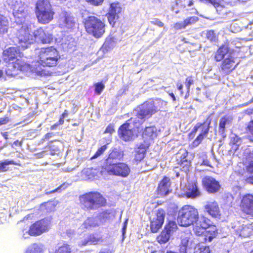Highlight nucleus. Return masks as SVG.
<instances>
[{"label":"nucleus","mask_w":253,"mask_h":253,"mask_svg":"<svg viewBox=\"0 0 253 253\" xmlns=\"http://www.w3.org/2000/svg\"><path fill=\"white\" fill-rule=\"evenodd\" d=\"M9 165H18L13 160H5L0 162V172H5L8 170L7 166Z\"/></svg>","instance_id":"nucleus-35"},{"label":"nucleus","mask_w":253,"mask_h":253,"mask_svg":"<svg viewBox=\"0 0 253 253\" xmlns=\"http://www.w3.org/2000/svg\"><path fill=\"white\" fill-rule=\"evenodd\" d=\"M157 107L152 99L149 100L138 106L134 111L136 118H131L129 121L134 126L138 127L146 119L151 117L156 112Z\"/></svg>","instance_id":"nucleus-4"},{"label":"nucleus","mask_w":253,"mask_h":253,"mask_svg":"<svg viewBox=\"0 0 253 253\" xmlns=\"http://www.w3.org/2000/svg\"><path fill=\"white\" fill-rule=\"evenodd\" d=\"M122 9L120 3L114 2L110 4L108 12H110V13L119 15V14L122 11Z\"/></svg>","instance_id":"nucleus-33"},{"label":"nucleus","mask_w":253,"mask_h":253,"mask_svg":"<svg viewBox=\"0 0 253 253\" xmlns=\"http://www.w3.org/2000/svg\"><path fill=\"white\" fill-rule=\"evenodd\" d=\"M157 129L154 126L146 127L142 133L144 140H148L150 143L157 136Z\"/></svg>","instance_id":"nucleus-26"},{"label":"nucleus","mask_w":253,"mask_h":253,"mask_svg":"<svg viewBox=\"0 0 253 253\" xmlns=\"http://www.w3.org/2000/svg\"><path fill=\"white\" fill-rule=\"evenodd\" d=\"M199 218L197 209L193 206L185 205L178 211L177 221L180 226L188 227L193 225Z\"/></svg>","instance_id":"nucleus-7"},{"label":"nucleus","mask_w":253,"mask_h":253,"mask_svg":"<svg viewBox=\"0 0 253 253\" xmlns=\"http://www.w3.org/2000/svg\"><path fill=\"white\" fill-rule=\"evenodd\" d=\"M100 238L96 237L94 235H90L87 239H85L82 242V245L85 246L87 244H97L100 241Z\"/></svg>","instance_id":"nucleus-34"},{"label":"nucleus","mask_w":253,"mask_h":253,"mask_svg":"<svg viewBox=\"0 0 253 253\" xmlns=\"http://www.w3.org/2000/svg\"><path fill=\"white\" fill-rule=\"evenodd\" d=\"M4 5L5 7L7 5L13 9V16L17 24L31 21L29 14L30 8L25 0H6Z\"/></svg>","instance_id":"nucleus-3"},{"label":"nucleus","mask_w":253,"mask_h":253,"mask_svg":"<svg viewBox=\"0 0 253 253\" xmlns=\"http://www.w3.org/2000/svg\"><path fill=\"white\" fill-rule=\"evenodd\" d=\"M202 181L204 187L210 193H216L220 188V185L218 181L211 176H206L204 177Z\"/></svg>","instance_id":"nucleus-15"},{"label":"nucleus","mask_w":253,"mask_h":253,"mask_svg":"<svg viewBox=\"0 0 253 253\" xmlns=\"http://www.w3.org/2000/svg\"><path fill=\"white\" fill-rule=\"evenodd\" d=\"M211 119L210 118V117H208L205 122L203 124H197L196 125L194 126L192 132L196 133L198 129L200 128L201 129L200 134L204 135H207L209 130L210 125L211 124Z\"/></svg>","instance_id":"nucleus-25"},{"label":"nucleus","mask_w":253,"mask_h":253,"mask_svg":"<svg viewBox=\"0 0 253 253\" xmlns=\"http://www.w3.org/2000/svg\"><path fill=\"white\" fill-rule=\"evenodd\" d=\"M198 20V18L196 16H191L186 18L184 20V24L185 26L193 24Z\"/></svg>","instance_id":"nucleus-43"},{"label":"nucleus","mask_w":253,"mask_h":253,"mask_svg":"<svg viewBox=\"0 0 253 253\" xmlns=\"http://www.w3.org/2000/svg\"><path fill=\"white\" fill-rule=\"evenodd\" d=\"M94 87L95 93L99 95L104 89L105 85L101 82H98L94 84Z\"/></svg>","instance_id":"nucleus-44"},{"label":"nucleus","mask_w":253,"mask_h":253,"mask_svg":"<svg viewBox=\"0 0 253 253\" xmlns=\"http://www.w3.org/2000/svg\"><path fill=\"white\" fill-rule=\"evenodd\" d=\"M109 174L120 176L122 177L127 176L130 172L128 166L124 163H118L105 169Z\"/></svg>","instance_id":"nucleus-13"},{"label":"nucleus","mask_w":253,"mask_h":253,"mask_svg":"<svg viewBox=\"0 0 253 253\" xmlns=\"http://www.w3.org/2000/svg\"><path fill=\"white\" fill-rule=\"evenodd\" d=\"M50 224V221L44 218L33 224L30 227L28 233L26 232L27 235L38 236L47 231Z\"/></svg>","instance_id":"nucleus-10"},{"label":"nucleus","mask_w":253,"mask_h":253,"mask_svg":"<svg viewBox=\"0 0 253 253\" xmlns=\"http://www.w3.org/2000/svg\"><path fill=\"white\" fill-rule=\"evenodd\" d=\"M9 121L8 117H4L0 118V126L5 125L8 123Z\"/></svg>","instance_id":"nucleus-57"},{"label":"nucleus","mask_w":253,"mask_h":253,"mask_svg":"<svg viewBox=\"0 0 253 253\" xmlns=\"http://www.w3.org/2000/svg\"><path fill=\"white\" fill-rule=\"evenodd\" d=\"M99 225L98 217H88L81 226L82 230H90L98 226Z\"/></svg>","instance_id":"nucleus-24"},{"label":"nucleus","mask_w":253,"mask_h":253,"mask_svg":"<svg viewBox=\"0 0 253 253\" xmlns=\"http://www.w3.org/2000/svg\"><path fill=\"white\" fill-rule=\"evenodd\" d=\"M197 223L200 224L201 226L207 229L210 226L211 221L208 218L205 217H201L200 218H199Z\"/></svg>","instance_id":"nucleus-40"},{"label":"nucleus","mask_w":253,"mask_h":253,"mask_svg":"<svg viewBox=\"0 0 253 253\" xmlns=\"http://www.w3.org/2000/svg\"><path fill=\"white\" fill-rule=\"evenodd\" d=\"M187 191V195L190 198H196L200 195V192L198 189L195 183L190 184Z\"/></svg>","instance_id":"nucleus-27"},{"label":"nucleus","mask_w":253,"mask_h":253,"mask_svg":"<svg viewBox=\"0 0 253 253\" xmlns=\"http://www.w3.org/2000/svg\"><path fill=\"white\" fill-rule=\"evenodd\" d=\"M235 231L237 235L243 237H249L253 235V223L239 225Z\"/></svg>","instance_id":"nucleus-22"},{"label":"nucleus","mask_w":253,"mask_h":253,"mask_svg":"<svg viewBox=\"0 0 253 253\" xmlns=\"http://www.w3.org/2000/svg\"><path fill=\"white\" fill-rule=\"evenodd\" d=\"M71 249L68 244H64L56 250L55 253H71Z\"/></svg>","instance_id":"nucleus-39"},{"label":"nucleus","mask_w":253,"mask_h":253,"mask_svg":"<svg viewBox=\"0 0 253 253\" xmlns=\"http://www.w3.org/2000/svg\"><path fill=\"white\" fill-rule=\"evenodd\" d=\"M228 52L227 47L222 46L215 52L214 59L216 61H220L222 60L224 56Z\"/></svg>","instance_id":"nucleus-28"},{"label":"nucleus","mask_w":253,"mask_h":253,"mask_svg":"<svg viewBox=\"0 0 253 253\" xmlns=\"http://www.w3.org/2000/svg\"><path fill=\"white\" fill-rule=\"evenodd\" d=\"M166 213L164 210H159V226L163 224Z\"/></svg>","instance_id":"nucleus-50"},{"label":"nucleus","mask_w":253,"mask_h":253,"mask_svg":"<svg viewBox=\"0 0 253 253\" xmlns=\"http://www.w3.org/2000/svg\"><path fill=\"white\" fill-rule=\"evenodd\" d=\"M191 234L190 233H184L181 236V245L184 248L182 250H185L188 245Z\"/></svg>","instance_id":"nucleus-36"},{"label":"nucleus","mask_w":253,"mask_h":253,"mask_svg":"<svg viewBox=\"0 0 253 253\" xmlns=\"http://www.w3.org/2000/svg\"><path fill=\"white\" fill-rule=\"evenodd\" d=\"M124 156V152L121 150L117 148H111L109 152L108 156L105 159L103 165L104 169L111 167L121 161Z\"/></svg>","instance_id":"nucleus-12"},{"label":"nucleus","mask_w":253,"mask_h":253,"mask_svg":"<svg viewBox=\"0 0 253 253\" xmlns=\"http://www.w3.org/2000/svg\"><path fill=\"white\" fill-rule=\"evenodd\" d=\"M25 253H43V247L40 244H33L27 248Z\"/></svg>","instance_id":"nucleus-29"},{"label":"nucleus","mask_w":253,"mask_h":253,"mask_svg":"<svg viewBox=\"0 0 253 253\" xmlns=\"http://www.w3.org/2000/svg\"><path fill=\"white\" fill-rule=\"evenodd\" d=\"M21 24L22 26L16 34L17 39L20 46L23 49H26L35 42L33 34L35 26L31 21H28Z\"/></svg>","instance_id":"nucleus-6"},{"label":"nucleus","mask_w":253,"mask_h":253,"mask_svg":"<svg viewBox=\"0 0 253 253\" xmlns=\"http://www.w3.org/2000/svg\"><path fill=\"white\" fill-rule=\"evenodd\" d=\"M248 170L251 172H253V161L250 162L248 167Z\"/></svg>","instance_id":"nucleus-60"},{"label":"nucleus","mask_w":253,"mask_h":253,"mask_svg":"<svg viewBox=\"0 0 253 253\" xmlns=\"http://www.w3.org/2000/svg\"><path fill=\"white\" fill-rule=\"evenodd\" d=\"M107 17L109 23L113 26L115 23L116 20L119 18V15L111 14L108 12L107 13Z\"/></svg>","instance_id":"nucleus-45"},{"label":"nucleus","mask_w":253,"mask_h":253,"mask_svg":"<svg viewBox=\"0 0 253 253\" xmlns=\"http://www.w3.org/2000/svg\"><path fill=\"white\" fill-rule=\"evenodd\" d=\"M13 145H15V146H21L22 145V142H20L19 141V140H15L13 143Z\"/></svg>","instance_id":"nucleus-62"},{"label":"nucleus","mask_w":253,"mask_h":253,"mask_svg":"<svg viewBox=\"0 0 253 253\" xmlns=\"http://www.w3.org/2000/svg\"><path fill=\"white\" fill-rule=\"evenodd\" d=\"M205 135L201 134L200 133V134L197 137V138L195 139V140L193 142L192 145L193 147H195L198 146L202 142L204 138V136Z\"/></svg>","instance_id":"nucleus-46"},{"label":"nucleus","mask_w":253,"mask_h":253,"mask_svg":"<svg viewBox=\"0 0 253 253\" xmlns=\"http://www.w3.org/2000/svg\"><path fill=\"white\" fill-rule=\"evenodd\" d=\"M45 151H49V154L52 156L58 155L60 153L59 146L52 143H49L45 147Z\"/></svg>","instance_id":"nucleus-30"},{"label":"nucleus","mask_w":253,"mask_h":253,"mask_svg":"<svg viewBox=\"0 0 253 253\" xmlns=\"http://www.w3.org/2000/svg\"><path fill=\"white\" fill-rule=\"evenodd\" d=\"M194 253H211L209 247L202 246L197 248Z\"/></svg>","instance_id":"nucleus-47"},{"label":"nucleus","mask_w":253,"mask_h":253,"mask_svg":"<svg viewBox=\"0 0 253 253\" xmlns=\"http://www.w3.org/2000/svg\"><path fill=\"white\" fill-rule=\"evenodd\" d=\"M236 65L233 57L228 55L222 62L221 66V71L224 74H228L235 68Z\"/></svg>","instance_id":"nucleus-21"},{"label":"nucleus","mask_w":253,"mask_h":253,"mask_svg":"<svg viewBox=\"0 0 253 253\" xmlns=\"http://www.w3.org/2000/svg\"><path fill=\"white\" fill-rule=\"evenodd\" d=\"M215 7L216 8L217 11H221V9L222 8V6L220 4L218 3L216 4V5H215Z\"/></svg>","instance_id":"nucleus-64"},{"label":"nucleus","mask_w":253,"mask_h":253,"mask_svg":"<svg viewBox=\"0 0 253 253\" xmlns=\"http://www.w3.org/2000/svg\"><path fill=\"white\" fill-rule=\"evenodd\" d=\"M54 13L51 9V6L47 0H39L37 1L36 14L40 23L42 24L49 23L53 19Z\"/></svg>","instance_id":"nucleus-8"},{"label":"nucleus","mask_w":253,"mask_h":253,"mask_svg":"<svg viewBox=\"0 0 253 253\" xmlns=\"http://www.w3.org/2000/svg\"><path fill=\"white\" fill-rule=\"evenodd\" d=\"M202 165H205L207 166H210V163L209 161L208 160H204L203 161L202 163L201 164Z\"/></svg>","instance_id":"nucleus-61"},{"label":"nucleus","mask_w":253,"mask_h":253,"mask_svg":"<svg viewBox=\"0 0 253 253\" xmlns=\"http://www.w3.org/2000/svg\"><path fill=\"white\" fill-rule=\"evenodd\" d=\"M156 218H154L151 221L150 228L153 233H157L158 231V212L156 213Z\"/></svg>","instance_id":"nucleus-38"},{"label":"nucleus","mask_w":253,"mask_h":253,"mask_svg":"<svg viewBox=\"0 0 253 253\" xmlns=\"http://www.w3.org/2000/svg\"><path fill=\"white\" fill-rule=\"evenodd\" d=\"M20 54L18 47H10L3 51V59L8 62V65L5 70V74L10 77H14L18 74V71H25L29 69V65L20 61L18 56Z\"/></svg>","instance_id":"nucleus-2"},{"label":"nucleus","mask_w":253,"mask_h":253,"mask_svg":"<svg viewBox=\"0 0 253 253\" xmlns=\"http://www.w3.org/2000/svg\"><path fill=\"white\" fill-rule=\"evenodd\" d=\"M205 211L213 217H217L220 215V211L218 203L214 200L206 202L204 205Z\"/></svg>","instance_id":"nucleus-19"},{"label":"nucleus","mask_w":253,"mask_h":253,"mask_svg":"<svg viewBox=\"0 0 253 253\" xmlns=\"http://www.w3.org/2000/svg\"><path fill=\"white\" fill-rule=\"evenodd\" d=\"M247 130L248 133L253 136V121H251L249 123L248 125Z\"/></svg>","instance_id":"nucleus-55"},{"label":"nucleus","mask_w":253,"mask_h":253,"mask_svg":"<svg viewBox=\"0 0 253 253\" xmlns=\"http://www.w3.org/2000/svg\"><path fill=\"white\" fill-rule=\"evenodd\" d=\"M232 118L230 117H222L220 120L219 127L220 131L224 132L226 126H229L232 122Z\"/></svg>","instance_id":"nucleus-31"},{"label":"nucleus","mask_w":253,"mask_h":253,"mask_svg":"<svg viewBox=\"0 0 253 253\" xmlns=\"http://www.w3.org/2000/svg\"><path fill=\"white\" fill-rule=\"evenodd\" d=\"M68 186H69L68 183H64L62 184H61L60 186H59L57 188H56L52 191H46V194H49L55 193V192H60L61 191L66 189L68 187Z\"/></svg>","instance_id":"nucleus-41"},{"label":"nucleus","mask_w":253,"mask_h":253,"mask_svg":"<svg viewBox=\"0 0 253 253\" xmlns=\"http://www.w3.org/2000/svg\"><path fill=\"white\" fill-rule=\"evenodd\" d=\"M186 27L185 25L184 24V21L178 22L174 25V28L176 30H180L184 29Z\"/></svg>","instance_id":"nucleus-53"},{"label":"nucleus","mask_w":253,"mask_h":253,"mask_svg":"<svg viewBox=\"0 0 253 253\" xmlns=\"http://www.w3.org/2000/svg\"><path fill=\"white\" fill-rule=\"evenodd\" d=\"M150 146V142L148 140H144L142 142H140L136 145L134 148V161L138 163L141 161L144 158L146 151Z\"/></svg>","instance_id":"nucleus-14"},{"label":"nucleus","mask_w":253,"mask_h":253,"mask_svg":"<svg viewBox=\"0 0 253 253\" xmlns=\"http://www.w3.org/2000/svg\"><path fill=\"white\" fill-rule=\"evenodd\" d=\"M194 84V80L192 77H188L186 79L185 85L187 88V92L189 91L191 85Z\"/></svg>","instance_id":"nucleus-48"},{"label":"nucleus","mask_w":253,"mask_h":253,"mask_svg":"<svg viewBox=\"0 0 253 253\" xmlns=\"http://www.w3.org/2000/svg\"><path fill=\"white\" fill-rule=\"evenodd\" d=\"M170 186V179L168 177H164L159 183V198L164 197L171 192Z\"/></svg>","instance_id":"nucleus-23"},{"label":"nucleus","mask_w":253,"mask_h":253,"mask_svg":"<svg viewBox=\"0 0 253 253\" xmlns=\"http://www.w3.org/2000/svg\"><path fill=\"white\" fill-rule=\"evenodd\" d=\"M110 213L108 212V211H104L103 212L100 213L99 214V219H100L101 221H105V219H108L109 217Z\"/></svg>","instance_id":"nucleus-49"},{"label":"nucleus","mask_w":253,"mask_h":253,"mask_svg":"<svg viewBox=\"0 0 253 253\" xmlns=\"http://www.w3.org/2000/svg\"><path fill=\"white\" fill-rule=\"evenodd\" d=\"M107 149V145L102 146L99 148L94 155L91 158V159H94L102 155Z\"/></svg>","instance_id":"nucleus-42"},{"label":"nucleus","mask_w":253,"mask_h":253,"mask_svg":"<svg viewBox=\"0 0 253 253\" xmlns=\"http://www.w3.org/2000/svg\"><path fill=\"white\" fill-rule=\"evenodd\" d=\"M84 26L88 33L97 38L101 37L105 33V24L94 16H89L85 19Z\"/></svg>","instance_id":"nucleus-9"},{"label":"nucleus","mask_w":253,"mask_h":253,"mask_svg":"<svg viewBox=\"0 0 253 253\" xmlns=\"http://www.w3.org/2000/svg\"><path fill=\"white\" fill-rule=\"evenodd\" d=\"M177 229V225L174 221H169L167 224L165 229L161 232L160 235V240L159 243H165L167 242L170 238L171 234Z\"/></svg>","instance_id":"nucleus-16"},{"label":"nucleus","mask_w":253,"mask_h":253,"mask_svg":"<svg viewBox=\"0 0 253 253\" xmlns=\"http://www.w3.org/2000/svg\"><path fill=\"white\" fill-rule=\"evenodd\" d=\"M194 224H195V226L193 229V230L196 235L200 236L204 234L205 232H207L206 229L202 226H201L200 224L197 223V221L195 222ZM207 232H211V230H209L207 231Z\"/></svg>","instance_id":"nucleus-37"},{"label":"nucleus","mask_w":253,"mask_h":253,"mask_svg":"<svg viewBox=\"0 0 253 253\" xmlns=\"http://www.w3.org/2000/svg\"><path fill=\"white\" fill-rule=\"evenodd\" d=\"M60 58L59 52L53 46L42 48L38 53V59L32 70L38 75L42 76L43 74L42 67H53L57 65Z\"/></svg>","instance_id":"nucleus-1"},{"label":"nucleus","mask_w":253,"mask_h":253,"mask_svg":"<svg viewBox=\"0 0 253 253\" xmlns=\"http://www.w3.org/2000/svg\"><path fill=\"white\" fill-rule=\"evenodd\" d=\"M241 206L244 212L253 215V195L247 194L243 196Z\"/></svg>","instance_id":"nucleus-18"},{"label":"nucleus","mask_w":253,"mask_h":253,"mask_svg":"<svg viewBox=\"0 0 253 253\" xmlns=\"http://www.w3.org/2000/svg\"><path fill=\"white\" fill-rule=\"evenodd\" d=\"M1 135L5 139L7 140L8 139V134L7 132H1Z\"/></svg>","instance_id":"nucleus-63"},{"label":"nucleus","mask_w":253,"mask_h":253,"mask_svg":"<svg viewBox=\"0 0 253 253\" xmlns=\"http://www.w3.org/2000/svg\"><path fill=\"white\" fill-rule=\"evenodd\" d=\"M76 18L70 11H64L60 14L59 25L61 28L71 30L75 28Z\"/></svg>","instance_id":"nucleus-11"},{"label":"nucleus","mask_w":253,"mask_h":253,"mask_svg":"<svg viewBox=\"0 0 253 253\" xmlns=\"http://www.w3.org/2000/svg\"><path fill=\"white\" fill-rule=\"evenodd\" d=\"M127 221L126 220L124 222V225L122 229L123 240L125 238V235L126 233V227H127Z\"/></svg>","instance_id":"nucleus-54"},{"label":"nucleus","mask_w":253,"mask_h":253,"mask_svg":"<svg viewBox=\"0 0 253 253\" xmlns=\"http://www.w3.org/2000/svg\"><path fill=\"white\" fill-rule=\"evenodd\" d=\"M55 135V133L53 132L47 133L43 137L42 140H48L50 138L52 137Z\"/></svg>","instance_id":"nucleus-58"},{"label":"nucleus","mask_w":253,"mask_h":253,"mask_svg":"<svg viewBox=\"0 0 253 253\" xmlns=\"http://www.w3.org/2000/svg\"><path fill=\"white\" fill-rule=\"evenodd\" d=\"M33 34L35 37V41L37 40L38 42H41L42 43H50L53 39L52 35L42 28L37 30L34 29Z\"/></svg>","instance_id":"nucleus-17"},{"label":"nucleus","mask_w":253,"mask_h":253,"mask_svg":"<svg viewBox=\"0 0 253 253\" xmlns=\"http://www.w3.org/2000/svg\"><path fill=\"white\" fill-rule=\"evenodd\" d=\"M81 207L85 210H96L104 206L106 200L97 192H90L80 196Z\"/></svg>","instance_id":"nucleus-5"},{"label":"nucleus","mask_w":253,"mask_h":253,"mask_svg":"<svg viewBox=\"0 0 253 253\" xmlns=\"http://www.w3.org/2000/svg\"><path fill=\"white\" fill-rule=\"evenodd\" d=\"M114 131V129L113 128V126H112L111 125H109L106 127L105 131V133H109L111 134Z\"/></svg>","instance_id":"nucleus-59"},{"label":"nucleus","mask_w":253,"mask_h":253,"mask_svg":"<svg viewBox=\"0 0 253 253\" xmlns=\"http://www.w3.org/2000/svg\"><path fill=\"white\" fill-rule=\"evenodd\" d=\"M88 2H90L91 4L94 5H100L103 0H86Z\"/></svg>","instance_id":"nucleus-56"},{"label":"nucleus","mask_w":253,"mask_h":253,"mask_svg":"<svg viewBox=\"0 0 253 253\" xmlns=\"http://www.w3.org/2000/svg\"><path fill=\"white\" fill-rule=\"evenodd\" d=\"M119 135L124 141H127L131 140L133 136V131L127 123L122 125L118 131Z\"/></svg>","instance_id":"nucleus-20"},{"label":"nucleus","mask_w":253,"mask_h":253,"mask_svg":"<svg viewBox=\"0 0 253 253\" xmlns=\"http://www.w3.org/2000/svg\"><path fill=\"white\" fill-rule=\"evenodd\" d=\"M64 122V120H63V118H60V119L58 121V122H57L56 123H55V124H54L53 125H52L50 127V129L51 130L56 129L57 127L58 126H59L62 125V124H63Z\"/></svg>","instance_id":"nucleus-52"},{"label":"nucleus","mask_w":253,"mask_h":253,"mask_svg":"<svg viewBox=\"0 0 253 253\" xmlns=\"http://www.w3.org/2000/svg\"><path fill=\"white\" fill-rule=\"evenodd\" d=\"M241 139L235 134H232L230 138V144L232 145V148L237 150L239 146L241 144Z\"/></svg>","instance_id":"nucleus-32"},{"label":"nucleus","mask_w":253,"mask_h":253,"mask_svg":"<svg viewBox=\"0 0 253 253\" xmlns=\"http://www.w3.org/2000/svg\"><path fill=\"white\" fill-rule=\"evenodd\" d=\"M207 38L211 41H214L215 40V34L213 31H209L207 32Z\"/></svg>","instance_id":"nucleus-51"}]
</instances>
